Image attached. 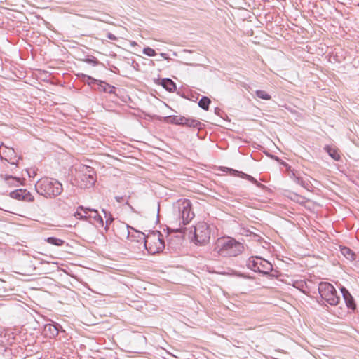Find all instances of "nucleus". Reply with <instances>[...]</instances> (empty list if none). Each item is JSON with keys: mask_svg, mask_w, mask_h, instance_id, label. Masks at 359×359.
<instances>
[{"mask_svg": "<svg viewBox=\"0 0 359 359\" xmlns=\"http://www.w3.org/2000/svg\"><path fill=\"white\" fill-rule=\"evenodd\" d=\"M36 191L46 198H55L61 194L63 190L62 184L53 178L44 177L35 184Z\"/></svg>", "mask_w": 359, "mask_h": 359, "instance_id": "1", "label": "nucleus"}, {"mask_svg": "<svg viewBox=\"0 0 359 359\" xmlns=\"http://www.w3.org/2000/svg\"><path fill=\"white\" fill-rule=\"evenodd\" d=\"M137 241H142L148 252L152 255L162 252L165 248L164 241L162 234L159 231L154 232L146 237L144 233L137 231Z\"/></svg>", "mask_w": 359, "mask_h": 359, "instance_id": "2", "label": "nucleus"}, {"mask_svg": "<svg viewBox=\"0 0 359 359\" xmlns=\"http://www.w3.org/2000/svg\"><path fill=\"white\" fill-rule=\"evenodd\" d=\"M244 249L243 244L234 238L218 239L215 250L222 257H236Z\"/></svg>", "mask_w": 359, "mask_h": 359, "instance_id": "3", "label": "nucleus"}, {"mask_svg": "<svg viewBox=\"0 0 359 359\" xmlns=\"http://www.w3.org/2000/svg\"><path fill=\"white\" fill-rule=\"evenodd\" d=\"M318 290L321 298L330 305L338 304L340 297L337 295V291L332 284L327 282H320Z\"/></svg>", "mask_w": 359, "mask_h": 359, "instance_id": "4", "label": "nucleus"}, {"mask_svg": "<svg viewBox=\"0 0 359 359\" xmlns=\"http://www.w3.org/2000/svg\"><path fill=\"white\" fill-rule=\"evenodd\" d=\"M247 267L255 272L263 274H269L273 270L271 262L258 256L250 257L247 262Z\"/></svg>", "mask_w": 359, "mask_h": 359, "instance_id": "5", "label": "nucleus"}, {"mask_svg": "<svg viewBox=\"0 0 359 359\" xmlns=\"http://www.w3.org/2000/svg\"><path fill=\"white\" fill-rule=\"evenodd\" d=\"M210 238V231L209 226L205 222H199L193 230V238L191 241L196 245H204L207 244Z\"/></svg>", "mask_w": 359, "mask_h": 359, "instance_id": "6", "label": "nucleus"}, {"mask_svg": "<svg viewBox=\"0 0 359 359\" xmlns=\"http://www.w3.org/2000/svg\"><path fill=\"white\" fill-rule=\"evenodd\" d=\"M79 178L81 180L80 187L89 188L94 185L96 182L95 172L93 168L83 165L80 170Z\"/></svg>", "mask_w": 359, "mask_h": 359, "instance_id": "7", "label": "nucleus"}, {"mask_svg": "<svg viewBox=\"0 0 359 359\" xmlns=\"http://www.w3.org/2000/svg\"><path fill=\"white\" fill-rule=\"evenodd\" d=\"M191 203L188 199L179 201V212L184 225L189 224L194 217V213L191 211Z\"/></svg>", "mask_w": 359, "mask_h": 359, "instance_id": "8", "label": "nucleus"}, {"mask_svg": "<svg viewBox=\"0 0 359 359\" xmlns=\"http://www.w3.org/2000/svg\"><path fill=\"white\" fill-rule=\"evenodd\" d=\"M0 156L2 159H5L11 165H17L20 157H18L15 150L12 147H8L4 144L0 146ZM17 168V166H15Z\"/></svg>", "mask_w": 359, "mask_h": 359, "instance_id": "9", "label": "nucleus"}, {"mask_svg": "<svg viewBox=\"0 0 359 359\" xmlns=\"http://www.w3.org/2000/svg\"><path fill=\"white\" fill-rule=\"evenodd\" d=\"M10 196L14 199L21 200L27 202H32L34 200L32 194L27 189H19L10 193Z\"/></svg>", "mask_w": 359, "mask_h": 359, "instance_id": "10", "label": "nucleus"}, {"mask_svg": "<svg viewBox=\"0 0 359 359\" xmlns=\"http://www.w3.org/2000/svg\"><path fill=\"white\" fill-rule=\"evenodd\" d=\"M226 169L229 171L230 174L233 176H237L241 178L245 179V180L250 181V182L253 183L254 184H255L257 187H259L262 189L266 188V186L259 183L255 178H254L252 176H251L250 175H248L241 171H238V170H233L231 168H226Z\"/></svg>", "mask_w": 359, "mask_h": 359, "instance_id": "11", "label": "nucleus"}, {"mask_svg": "<svg viewBox=\"0 0 359 359\" xmlns=\"http://www.w3.org/2000/svg\"><path fill=\"white\" fill-rule=\"evenodd\" d=\"M61 326L59 324H46L44 325L43 333L46 337L50 339L55 338L59 334V328Z\"/></svg>", "mask_w": 359, "mask_h": 359, "instance_id": "12", "label": "nucleus"}, {"mask_svg": "<svg viewBox=\"0 0 359 359\" xmlns=\"http://www.w3.org/2000/svg\"><path fill=\"white\" fill-rule=\"evenodd\" d=\"M88 212H89L88 216H90V222L97 226H104V222L97 210L91 209V210H88Z\"/></svg>", "mask_w": 359, "mask_h": 359, "instance_id": "13", "label": "nucleus"}, {"mask_svg": "<svg viewBox=\"0 0 359 359\" xmlns=\"http://www.w3.org/2000/svg\"><path fill=\"white\" fill-rule=\"evenodd\" d=\"M341 292L347 307L354 310L355 309V304L348 290L343 287L341 288Z\"/></svg>", "mask_w": 359, "mask_h": 359, "instance_id": "14", "label": "nucleus"}, {"mask_svg": "<svg viewBox=\"0 0 359 359\" xmlns=\"http://www.w3.org/2000/svg\"><path fill=\"white\" fill-rule=\"evenodd\" d=\"M0 177L10 186L18 187L20 184H21L20 178L13 177L12 175L1 174Z\"/></svg>", "mask_w": 359, "mask_h": 359, "instance_id": "15", "label": "nucleus"}, {"mask_svg": "<svg viewBox=\"0 0 359 359\" xmlns=\"http://www.w3.org/2000/svg\"><path fill=\"white\" fill-rule=\"evenodd\" d=\"M92 208H84L83 206H79L75 212V217L80 219H89L90 216L88 210H91Z\"/></svg>", "mask_w": 359, "mask_h": 359, "instance_id": "16", "label": "nucleus"}, {"mask_svg": "<svg viewBox=\"0 0 359 359\" xmlns=\"http://www.w3.org/2000/svg\"><path fill=\"white\" fill-rule=\"evenodd\" d=\"M292 177L297 184H300L302 187L307 190L310 189V182L308 180L302 178L299 174L296 175L295 173L292 172Z\"/></svg>", "mask_w": 359, "mask_h": 359, "instance_id": "17", "label": "nucleus"}, {"mask_svg": "<svg viewBox=\"0 0 359 359\" xmlns=\"http://www.w3.org/2000/svg\"><path fill=\"white\" fill-rule=\"evenodd\" d=\"M167 123L175 125H184V121H186V117L182 116H168L165 117Z\"/></svg>", "mask_w": 359, "mask_h": 359, "instance_id": "18", "label": "nucleus"}, {"mask_svg": "<svg viewBox=\"0 0 359 359\" xmlns=\"http://www.w3.org/2000/svg\"><path fill=\"white\" fill-rule=\"evenodd\" d=\"M162 86L169 92H175L177 89L175 83L170 79H163L161 81Z\"/></svg>", "mask_w": 359, "mask_h": 359, "instance_id": "19", "label": "nucleus"}, {"mask_svg": "<svg viewBox=\"0 0 359 359\" xmlns=\"http://www.w3.org/2000/svg\"><path fill=\"white\" fill-rule=\"evenodd\" d=\"M98 86V89L100 91H102L110 94L114 93L115 88L113 86H111L104 81H99Z\"/></svg>", "mask_w": 359, "mask_h": 359, "instance_id": "20", "label": "nucleus"}, {"mask_svg": "<svg viewBox=\"0 0 359 359\" xmlns=\"http://www.w3.org/2000/svg\"><path fill=\"white\" fill-rule=\"evenodd\" d=\"M341 252L348 260L353 261L355 259V254L348 247H341Z\"/></svg>", "mask_w": 359, "mask_h": 359, "instance_id": "21", "label": "nucleus"}, {"mask_svg": "<svg viewBox=\"0 0 359 359\" xmlns=\"http://www.w3.org/2000/svg\"><path fill=\"white\" fill-rule=\"evenodd\" d=\"M201 123L196 119L189 118L186 117V121H184V125L187 127L194 128H200Z\"/></svg>", "mask_w": 359, "mask_h": 359, "instance_id": "22", "label": "nucleus"}, {"mask_svg": "<svg viewBox=\"0 0 359 359\" xmlns=\"http://www.w3.org/2000/svg\"><path fill=\"white\" fill-rule=\"evenodd\" d=\"M325 149L328 153L330 156H331L334 160L339 161L340 159V155L336 149H332L329 146H326Z\"/></svg>", "mask_w": 359, "mask_h": 359, "instance_id": "23", "label": "nucleus"}, {"mask_svg": "<svg viewBox=\"0 0 359 359\" xmlns=\"http://www.w3.org/2000/svg\"><path fill=\"white\" fill-rule=\"evenodd\" d=\"M210 100L205 96L202 97V98L198 102V106L204 110H208L209 108V105L210 104Z\"/></svg>", "mask_w": 359, "mask_h": 359, "instance_id": "24", "label": "nucleus"}, {"mask_svg": "<svg viewBox=\"0 0 359 359\" xmlns=\"http://www.w3.org/2000/svg\"><path fill=\"white\" fill-rule=\"evenodd\" d=\"M47 242L50 244L56 245V246H61L64 243V241L55 237H48L47 238Z\"/></svg>", "mask_w": 359, "mask_h": 359, "instance_id": "25", "label": "nucleus"}, {"mask_svg": "<svg viewBox=\"0 0 359 359\" xmlns=\"http://www.w3.org/2000/svg\"><path fill=\"white\" fill-rule=\"evenodd\" d=\"M255 94L257 97L262 100H269L271 99V96L266 91L262 90H256Z\"/></svg>", "mask_w": 359, "mask_h": 359, "instance_id": "26", "label": "nucleus"}, {"mask_svg": "<svg viewBox=\"0 0 359 359\" xmlns=\"http://www.w3.org/2000/svg\"><path fill=\"white\" fill-rule=\"evenodd\" d=\"M104 217H105V231H107L109 225L113 222L114 219L111 217V215L110 213H107L104 210H102Z\"/></svg>", "mask_w": 359, "mask_h": 359, "instance_id": "27", "label": "nucleus"}, {"mask_svg": "<svg viewBox=\"0 0 359 359\" xmlns=\"http://www.w3.org/2000/svg\"><path fill=\"white\" fill-rule=\"evenodd\" d=\"M143 53L147 55V56H149V57H153V56H155L156 55V51L150 48V47H146L143 49Z\"/></svg>", "mask_w": 359, "mask_h": 359, "instance_id": "28", "label": "nucleus"}, {"mask_svg": "<svg viewBox=\"0 0 359 359\" xmlns=\"http://www.w3.org/2000/svg\"><path fill=\"white\" fill-rule=\"evenodd\" d=\"M88 79L90 80L89 84L96 83L98 85L99 81H100V80L95 79L90 76H88Z\"/></svg>", "mask_w": 359, "mask_h": 359, "instance_id": "29", "label": "nucleus"}, {"mask_svg": "<svg viewBox=\"0 0 359 359\" xmlns=\"http://www.w3.org/2000/svg\"><path fill=\"white\" fill-rule=\"evenodd\" d=\"M107 36L109 39L111 40H116L117 39L116 36L111 33H108Z\"/></svg>", "mask_w": 359, "mask_h": 359, "instance_id": "30", "label": "nucleus"}, {"mask_svg": "<svg viewBox=\"0 0 359 359\" xmlns=\"http://www.w3.org/2000/svg\"><path fill=\"white\" fill-rule=\"evenodd\" d=\"M86 62L89 64H93L94 65L97 63V61L95 60V59H89L88 58L86 60Z\"/></svg>", "mask_w": 359, "mask_h": 359, "instance_id": "31", "label": "nucleus"}, {"mask_svg": "<svg viewBox=\"0 0 359 359\" xmlns=\"http://www.w3.org/2000/svg\"><path fill=\"white\" fill-rule=\"evenodd\" d=\"M115 199L118 203L122 202L123 197V196H115Z\"/></svg>", "mask_w": 359, "mask_h": 359, "instance_id": "32", "label": "nucleus"}, {"mask_svg": "<svg viewBox=\"0 0 359 359\" xmlns=\"http://www.w3.org/2000/svg\"><path fill=\"white\" fill-rule=\"evenodd\" d=\"M161 55L163 57L166 58V57H165V55H166V54H165V53H161Z\"/></svg>", "mask_w": 359, "mask_h": 359, "instance_id": "33", "label": "nucleus"}, {"mask_svg": "<svg viewBox=\"0 0 359 359\" xmlns=\"http://www.w3.org/2000/svg\"><path fill=\"white\" fill-rule=\"evenodd\" d=\"M136 44H137V43H136V42H135V41H132V42H131V45H132V46H135Z\"/></svg>", "mask_w": 359, "mask_h": 359, "instance_id": "34", "label": "nucleus"}, {"mask_svg": "<svg viewBox=\"0 0 359 359\" xmlns=\"http://www.w3.org/2000/svg\"><path fill=\"white\" fill-rule=\"evenodd\" d=\"M126 205H128L131 209H133V207L128 203V202L127 201L126 203Z\"/></svg>", "mask_w": 359, "mask_h": 359, "instance_id": "35", "label": "nucleus"}]
</instances>
